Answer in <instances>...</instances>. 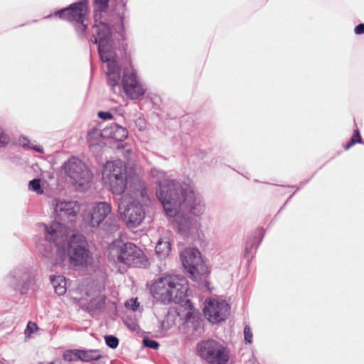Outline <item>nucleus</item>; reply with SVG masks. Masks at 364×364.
Here are the masks:
<instances>
[{
    "label": "nucleus",
    "mask_w": 364,
    "mask_h": 364,
    "mask_svg": "<svg viewBox=\"0 0 364 364\" xmlns=\"http://www.w3.org/2000/svg\"><path fill=\"white\" fill-rule=\"evenodd\" d=\"M45 240L49 243V249L44 248L42 255L53 266L63 264L69 259L72 267L87 266L92 260L87 242L81 234H72L65 225L54 222L49 226L43 225Z\"/></svg>",
    "instance_id": "f257e3e1"
},
{
    "label": "nucleus",
    "mask_w": 364,
    "mask_h": 364,
    "mask_svg": "<svg viewBox=\"0 0 364 364\" xmlns=\"http://www.w3.org/2000/svg\"><path fill=\"white\" fill-rule=\"evenodd\" d=\"M93 31L96 36L94 44L98 45V53L102 62L107 63V83L112 92L121 94L123 91L131 100L141 99L144 95L146 88L139 79L132 65L123 70L121 78V71L117 61V55L107 28L100 23L94 27Z\"/></svg>",
    "instance_id": "f03ea898"
},
{
    "label": "nucleus",
    "mask_w": 364,
    "mask_h": 364,
    "mask_svg": "<svg viewBox=\"0 0 364 364\" xmlns=\"http://www.w3.org/2000/svg\"><path fill=\"white\" fill-rule=\"evenodd\" d=\"M103 179L114 195L122 196L126 191L127 195L141 198L145 200L147 196L144 182L136 174H129L122 160L107 161L102 171Z\"/></svg>",
    "instance_id": "7ed1b4c3"
},
{
    "label": "nucleus",
    "mask_w": 364,
    "mask_h": 364,
    "mask_svg": "<svg viewBox=\"0 0 364 364\" xmlns=\"http://www.w3.org/2000/svg\"><path fill=\"white\" fill-rule=\"evenodd\" d=\"M188 290L187 279L181 275L166 274L159 278L151 287L153 297L162 303L179 304Z\"/></svg>",
    "instance_id": "20e7f679"
},
{
    "label": "nucleus",
    "mask_w": 364,
    "mask_h": 364,
    "mask_svg": "<svg viewBox=\"0 0 364 364\" xmlns=\"http://www.w3.org/2000/svg\"><path fill=\"white\" fill-rule=\"evenodd\" d=\"M191 187L181 184L175 180L168 179L159 182L156 196L161 203L167 217L176 215Z\"/></svg>",
    "instance_id": "39448f33"
},
{
    "label": "nucleus",
    "mask_w": 364,
    "mask_h": 364,
    "mask_svg": "<svg viewBox=\"0 0 364 364\" xmlns=\"http://www.w3.org/2000/svg\"><path fill=\"white\" fill-rule=\"evenodd\" d=\"M112 252L117 255V262L129 267H142L148 263L143 251L132 242H114Z\"/></svg>",
    "instance_id": "423d86ee"
},
{
    "label": "nucleus",
    "mask_w": 364,
    "mask_h": 364,
    "mask_svg": "<svg viewBox=\"0 0 364 364\" xmlns=\"http://www.w3.org/2000/svg\"><path fill=\"white\" fill-rule=\"evenodd\" d=\"M87 13V2L82 0L55 11V15L73 22L78 36H83L87 28V24L85 23Z\"/></svg>",
    "instance_id": "0eeeda50"
},
{
    "label": "nucleus",
    "mask_w": 364,
    "mask_h": 364,
    "mask_svg": "<svg viewBox=\"0 0 364 364\" xmlns=\"http://www.w3.org/2000/svg\"><path fill=\"white\" fill-rule=\"evenodd\" d=\"M197 350L198 355L210 364H227L230 359L228 348L213 339L200 342Z\"/></svg>",
    "instance_id": "6e6552de"
},
{
    "label": "nucleus",
    "mask_w": 364,
    "mask_h": 364,
    "mask_svg": "<svg viewBox=\"0 0 364 364\" xmlns=\"http://www.w3.org/2000/svg\"><path fill=\"white\" fill-rule=\"evenodd\" d=\"M127 200V198L122 197L118 204V210L125 222L127 226L129 228H135L140 225L145 218V210L143 205L134 198Z\"/></svg>",
    "instance_id": "1a4fd4ad"
},
{
    "label": "nucleus",
    "mask_w": 364,
    "mask_h": 364,
    "mask_svg": "<svg viewBox=\"0 0 364 364\" xmlns=\"http://www.w3.org/2000/svg\"><path fill=\"white\" fill-rule=\"evenodd\" d=\"M66 175L76 186L85 188L92 181V174L85 164L77 157L73 156L64 163Z\"/></svg>",
    "instance_id": "9d476101"
},
{
    "label": "nucleus",
    "mask_w": 364,
    "mask_h": 364,
    "mask_svg": "<svg viewBox=\"0 0 364 364\" xmlns=\"http://www.w3.org/2000/svg\"><path fill=\"white\" fill-rule=\"evenodd\" d=\"M7 284L21 294H26L35 284V277L28 267L14 268L6 276Z\"/></svg>",
    "instance_id": "9b49d317"
},
{
    "label": "nucleus",
    "mask_w": 364,
    "mask_h": 364,
    "mask_svg": "<svg viewBox=\"0 0 364 364\" xmlns=\"http://www.w3.org/2000/svg\"><path fill=\"white\" fill-rule=\"evenodd\" d=\"M109 0H95V9L96 13L95 14V23L92 27L91 33H92V38L91 41L94 43L95 38L96 36L94 33V27L97 24H104L110 33V39L112 38V28L117 32L123 30L124 21V14H119L117 16V21L119 22V25H114L113 21L107 17V11L106 9L108 6Z\"/></svg>",
    "instance_id": "f8f14e48"
},
{
    "label": "nucleus",
    "mask_w": 364,
    "mask_h": 364,
    "mask_svg": "<svg viewBox=\"0 0 364 364\" xmlns=\"http://www.w3.org/2000/svg\"><path fill=\"white\" fill-rule=\"evenodd\" d=\"M181 259L184 268L194 279L208 272V267L201 258L200 252L196 248L185 249L181 253Z\"/></svg>",
    "instance_id": "ddd939ff"
},
{
    "label": "nucleus",
    "mask_w": 364,
    "mask_h": 364,
    "mask_svg": "<svg viewBox=\"0 0 364 364\" xmlns=\"http://www.w3.org/2000/svg\"><path fill=\"white\" fill-rule=\"evenodd\" d=\"M230 306L225 301L206 299L203 309L205 317L213 323L225 321L230 314Z\"/></svg>",
    "instance_id": "4468645a"
},
{
    "label": "nucleus",
    "mask_w": 364,
    "mask_h": 364,
    "mask_svg": "<svg viewBox=\"0 0 364 364\" xmlns=\"http://www.w3.org/2000/svg\"><path fill=\"white\" fill-rule=\"evenodd\" d=\"M112 208L107 202L96 203L92 209L85 212L83 220L92 228L99 227L111 213Z\"/></svg>",
    "instance_id": "2eb2a0df"
},
{
    "label": "nucleus",
    "mask_w": 364,
    "mask_h": 364,
    "mask_svg": "<svg viewBox=\"0 0 364 364\" xmlns=\"http://www.w3.org/2000/svg\"><path fill=\"white\" fill-rule=\"evenodd\" d=\"M205 203L202 197L194 192L192 188L188 189L186 199L183 201L179 211L187 212L196 218H200L205 213Z\"/></svg>",
    "instance_id": "dca6fc26"
},
{
    "label": "nucleus",
    "mask_w": 364,
    "mask_h": 364,
    "mask_svg": "<svg viewBox=\"0 0 364 364\" xmlns=\"http://www.w3.org/2000/svg\"><path fill=\"white\" fill-rule=\"evenodd\" d=\"M80 204L77 201L70 200V201H61L58 200L55 203V222H57L58 220L61 221H70L73 220V218L76 217L77 213L80 211ZM54 223V221H53ZM60 223V222H58ZM53 222L50 223V225ZM63 225V223H61ZM63 225H65L63 224Z\"/></svg>",
    "instance_id": "f3484780"
},
{
    "label": "nucleus",
    "mask_w": 364,
    "mask_h": 364,
    "mask_svg": "<svg viewBox=\"0 0 364 364\" xmlns=\"http://www.w3.org/2000/svg\"><path fill=\"white\" fill-rule=\"evenodd\" d=\"M171 218H174L178 231L185 237L196 234L200 228V223L197 220L183 215L179 210L176 215H173Z\"/></svg>",
    "instance_id": "a211bd4d"
},
{
    "label": "nucleus",
    "mask_w": 364,
    "mask_h": 364,
    "mask_svg": "<svg viewBox=\"0 0 364 364\" xmlns=\"http://www.w3.org/2000/svg\"><path fill=\"white\" fill-rule=\"evenodd\" d=\"M102 136L105 138H110L116 141H122L127 138L128 131L126 128L117 124L112 123L102 129Z\"/></svg>",
    "instance_id": "6ab92c4d"
},
{
    "label": "nucleus",
    "mask_w": 364,
    "mask_h": 364,
    "mask_svg": "<svg viewBox=\"0 0 364 364\" xmlns=\"http://www.w3.org/2000/svg\"><path fill=\"white\" fill-rule=\"evenodd\" d=\"M156 255L160 259H166L171 251V242L169 237H160L155 247Z\"/></svg>",
    "instance_id": "aec40b11"
},
{
    "label": "nucleus",
    "mask_w": 364,
    "mask_h": 364,
    "mask_svg": "<svg viewBox=\"0 0 364 364\" xmlns=\"http://www.w3.org/2000/svg\"><path fill=\"white\" fill-rule=\"evenodd\" d=\"M50 282L55 289V292L59 296L63 295L66 292L65 278L63 275L50 276Z\"/></svg>",
    "instance_id": "412c9836"
},
{
    "label": "nucleus",
    "mask_w": 364,
    "mask_h": 364,
    "mask_svg": "<svg viewBox=\"0 0 364 364\" xmlns=\"http://www.w3.org/2000/svg\"><path fill=\"white\" fill-rule=\"evenodd\" d=\"M77 353L79 360L83 362L98 360L102 357L98 350H79Z\"/></svg>",
    "instance_id": "4be33fe9"
},
{
    "label": "nucleus",
    "mask_w": 364,
    "mask_h": 364,
    "mask_svg": "<svg viewBox=\"0 0 364 364\" xmlns=\"http://www.w3.org/2000/svg\"><path fill=\"white\" fill-rule=\"evenodd\" d=\"M105 296L100 295L90 301L87 308L89 309L90 311H102L105 309Z\"/></svg>",
    "instance_id": "5701e85b"
},
{
    "label": "nucleus",
    "mask_w": 364,
    "mask_h": 364,
    "mask_svg": "<svg viewBox=\"0 0 364 364\" xmlns=\"http://www.w3.org/2000/svg\"><path fill=\"white\" fill-rule=\"evenodd\" d=\"M102 138H105L102 136V130L93 128L87 134V141L90 143V146L98 145L101 143Z\"/></svg>",
    "instance_id": "b1692460"
},
{
    "label": "nucleus",
    "mask_w": 364,
    "mask_h": 364,
    "mask_svg": "<svg viewBox=\"0 0 364 364\" xmlns=\"http://www.w3.org/2000/svg\"><path fill=\"white\" fill-rule=\"evenodd\" d=\"M186 326L188 327V328H191V327H193V333L196 331L197 333H200L201 332V321L196 318V317H193V316H189V315L188 314L186 316V323H185Z\"/></svg>",
    "instance_id": "393cba45"
},
{
    "label": "nucleus",
    "mask_w": 364,
    "mask_h": 364,
    "mask_svg": "<svg viewBox=\"0 0 364 364\" xmlns=\"http://www.w3.org/2000/svg\"><path fill=\"white\" fill-rule=\"evenodd\" d=\"M19 144L25 149H33L38 153L43 152V149L42 147H41L40 146H33L31 144L29 140L24 136H21L19 138Z\"/></svg>",
    "instance_id": "a878e982"
},
{
    "label": "nucleus",
    "mask_w": 364,
    "mask_h": 364,
    "mask_svg": "<svg viewBox=\"0 0 364 364\" xmlns=\"http://www.w3.org/2000/svg\"><path fill=\"white\" fill-rule=\"evenodd\" d=\"M356 143H359V144L363 143L362 139L360 135V132L358 129H356L354 131V134H353V136L351 137L350 140L346 145L345 149L346 150L349 149L352 146H353Z\"/></svg>",
    "instance_id": "bb28decb"
},
{
    "label": "nucleus",
    "mask_w": 364,
    "mask_h": 364,
    "mask_svg": "<svg viewBox=\"0 0 364 364\" xmlns=\"http://www.w3.org/2000/svg\"><path fill=\"white\" fill-rule=\"evenodd\" d=\"M28 188L31 191H33L38 194H41L43 193V190L41 186V180L38 178H34L31 180L28 183Z\"/></svg>",
    "instance_id": "cd10ccee"
},
{
    "label": "nucleus",
    "mask_w": 364,
    "mask_h": 364,
    "mask_svg": "<svg viewBox=\"0 0 364 364\" xmlns=\"http://www.w3.org/2000/svg\"><path fill=\"white\" fill-rule=\"evenodd\" d=\"M105 341L106 345L112 349H115L119 345V339L112 335L105 336Z\"/></svg>",
    "instance_id": "c85d7f7f"
},
{
    "label": "nucleus",
    "mask_w": 364,
    "mask_h": 364,
    "mask_svg": "<svg viewBox=\"0 0 364 364\" xmlns=\"http://www.w3.org/2000/svg\"><path fill=\"white\" fill-rule=\"evenodd\" d=\"M166 172L161 169L157 168H152L151 169V175L153 178L157 179L159 181L157 184L159 185V182H161L160 180L164 179L166 178Z\"/></svg>",
    "instance_id": "c756f323"
},
{
    "label": "nucleus",
    "mask_w": 364,
    "mask_h": 364,
    "mask_svg": "<svg viewBox=\"0 0 364 364\" xmlns=\"http://www.w3.org/2000/svg\"><path fill=\"white\" fill-rule=\"evenodd\" d=\"M10 136L3 128L0 127V149L5 148L10 142Z\"/></svg>",
    "instance_id": "7c9ffc66"
},
{
    "label": "nucleus",
    "mask_w": 364,
    "mask_h": 364,
    "mask_svg": "<svg viewBox=\"0 0 364 364\" xmlns=\"http://www.w3.org/2000/svg\"><path fill=\"white\" fill-rule=\"evenodd\" d=\"M79 350H70L65 351L63 354V358L67 361L78 360V353Z\"/></svg>",
    "instance_id": "2f4dec72"
},
{
    "label": "nucleus",
    "mask_w": 364,
    "mask_h": 364,
    "mask_svg": "<svg viewBox=\"0 0 364 364\" xmlns=\"http://www.w3.org/2000/svg\"><path fill=\"white\" fill-rule=\"evenodd\" d=\"M258 234H259V241L258 242V243H257V245H256L255 247H254V244L252 242H248L247 243V245H246V247H245V252H246L247 255L250 254L254 248L256 249L259 245L261 241L262 240L263 237H264V232H263V230H259V233Z\"/></svg>",
    "instance_id": "473e14b6"
},
{
    "label": "nucleus",
    "mask_w": 364,
    "mask_h": 364,
    "mask_svg": "<svg viewBox=\"0 0 364 364\" xmlns=\"http://www.w3.org/2000/svg\"><path fill=\"white\" fill-rule=\"evenodd\" d=\"M143 344L144 346L154 350L159 347V343L157 341L149 338L143 339Z\"/></svg>",
    "instance_id": "72a5a7b5"
},
{
    "label": "nucleus",
    "mask_w": 364,
    "mask_h": 364,
    "mask_svg": "<svg viewBox=\"0 0 364 364\" xmlns=\"http://www.w3.org/2000/svg\"><path fill=\"white\" fill-rule=\"evenodd\" d=\"M125 306L127 309H132V311H135L139 306V303L138 302L137 299H131L126 301Z\"/></svg>",
    "instance_id": "f704fd0d"
},
{
    "label": "nucleus",
    "mask_w": 364,
    "mask_h": 364,
    "mask_svg": "<svg viewBox=\"0 0 364 364\" xmlns=\"http://www.w3.org/2000/svg\"><path fill=\"white\" fill-rule=\"evenodd\" d=\"M244 338L245 341L248 343L252 342V333L249 326H245L244 328Z\"/></svg>",
    "instance_id": "c9c22d12"
},
{
    "label": "nucleus",
    "mask_w": 364,
    "mask_h": 364,
    "mask_svg": "<svg viewBox=\"0 0 364 364\" xmlns=\"http://www.w3.org/2000/svg\"><path fill=\"white\" fill-rule=\"evenodd\" d=\"M38 329V326L36 323L29 321L27 324L26 328L25 329L24 333L30 336V334L34 333Z\"/></svg>",
    "instance_id": "e433bc0d"
},
{
    "label": "nucleus",
    "mask_w": 364,
    "mask_h": 364,
    "mask_svg": "<svg viewBox=\"0 0 364 364\" xmlns=\"http://www.w3.org/2000/svg\"><path fill=\"white\" fill-rule=\"evenodd\" d=\"M98 117L104 120L112 119L113 118V115L109 112H99Z\"/></svg>",
    "instance_id": "4c0bfd02"
},
{
    "label": "nucleus",
    "mask_w": 364,
    "mask_h": 364,
    "mask_svg": "<svg viewBox=\"0 0 364 364\" xmlns=\"http://www.w3.org/2000/svg\"><path fill=\"white\" fill-rule=\"evenodd\" d=\"M354 31L355 34L360 35L364 33V23H360L355 26Z\"/></svg>",
    "instance_id": "58836bf2"
},
{
    "label": "nucleus",
    "mask_w": 364,
    "mask_h": 364,
    "mask_svg": "<svg viewBox=\"0 0 364 364\" xmlns=\"http://www.w3.org/2000/svg\"><path fill=\"white\" fill-rule=\"evenodd\" d=\"M169 328H170V326H169L168 321H164V320L161 321V331H166L167 330L169 329Z\"/></svg>",
    "instance_id": "ea45409f"
},
{
    "label": "nucleus",
    "mask_w": 364,
    "mask_h": 364,
    "mask_svg": "<svg viewBox=\"0 0 364 364\" xmlns=\"http://www.w3.org/2000/svg\"><path fill=\"white\" fill-rule=\"evenodd\" d=\"M50 16H51V15H48L46 18H50Z\"/></svg>",
    "instance_id": "a19ab883"
},
{
    "label": "nucleus",
    "mask_w": 364,
    "mask_h": 364,
    "mask_svg": "<svg viewBox=\"0 0 364 364\" xmlns=\"http://www.w3.org/2000/svg\"><path fill=\"white\" fill-rule=\"evenodd\" d=\"M0 364H4L2 361L0 360Z\"/></svg>",
    "instance_id": "79ce46f5"
}]
</instances>
